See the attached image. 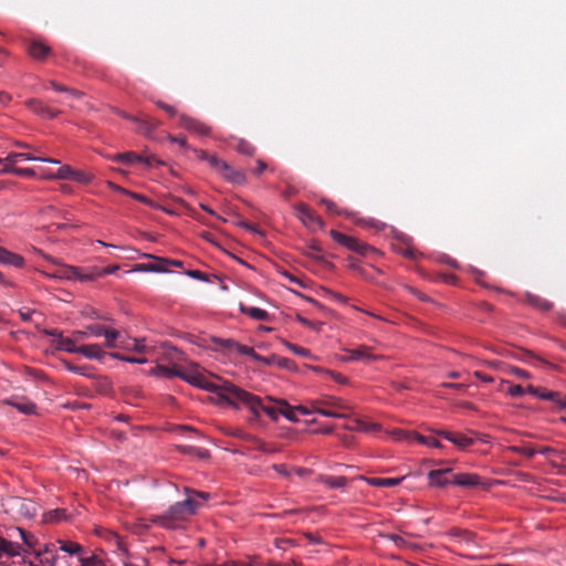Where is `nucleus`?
Instances as JSON below:
<instances>
[{
    "label": "nucleus",
    "mask_w": 566,
    "mask_h": 566,
    "mask_svg": "<svg viewBox=\"0 0 566 566\" xmlns=\"http://www.w3.org/2000/svg\"><path fill=\"white\" fill-rule=\"evenodd\" d=\"M230 388V397L228 399V405L237 407V401L244 403L254 416H260V412L263 411L266 413L272 420H277L279 416H283L291 421H295V409L291 408L285 400H274L271 397H266L270 402H274L275 405H266L263 402L261 398L254 396L244 389L234 385V387Z\"/></svg>",
    "instance_id": "obj_1"
},
{
    "label": "nucleus",
    "mask_w": 566,
    "mask_h": 566,
    "mask_svg": "<svg viewBox=\"0 0 566 566\" xmlns=\"http://www.w3.org/2000/svg\"><path fill=\"white\" fill-rule=\"evenodd\" d=\"M178 373V378L187 381L192 386L216 394L224 402H228L230 397L231 390L229 387H234V384L227 380L218 382L210 381L200 373L198 365H191L189 368H181L179 366Z\"/></svg>",
    "instance_id": "obj_2"
},
{
    "label": "nucleus",
    "mask_w": 566,
    "mask_h": 566,
    "mask_svg": "<svg viewBox=\"0 0 566 566\" xmlns=\"http://www.w3.org/2000/svg\"><path fill=\"white\" fill-rule=\"evenodd\" d=\"M200 505L198 500L187 495L186 500L175 503L165 514L151 518V522L170 528L172 527V521L186 520L188 516L193 515Z\"/></svg>",
    "instance_id": "obj_3"
},
{
    "label": "nucleus",
    "mask_w": 566,
    "mask_h": 566,
    "mask_svg": "<svg viewBox=\"0 0 566 566\" xmlns=\"http://www.w3.org/2000/svg\"><path fill=\"white\" fill-rule=\"evenodd\" d=\"M310 405L314 412L331 418H343L345 411L349 410V407L343 400L332 396L311 400Z\"/></svg>",
    "instance_id": "obj_4"
},
{
    "label": "nucleus",
    "mask_w": 566,
    "mask_h": 566,
    "mask_svg": "<svg viewBox=\"0 0 566 566\" xmlns=\"http://www.w3.org/2000/svg\"><path fill=\"white\" fill-rule=\"evenodd\" d=\"M331 237L333 240L340 245L347 248L350 251H354L360 255H366L368 252H376V249L368 245L367 243L354 238L346 235L342 232H338L336 230H331Z\"/></svg>",
    "instance_id": "obj_5"
},
{
    "label": "nucleus",
    "mask_w": 566,
    "mask_h": 566,
    "mask_svg": "<svg viewBox=\"0 0 566 566\" xmlns=\"http://www.w3.org/2000/svg\"><path fill=\"white\" fill-rule=\"evenodd\" d=\"M87 331L90 335L99 337H105V346L108 348H115L117 346V339L119 338V333L116 329L107 328L99 324H92L87 326Z\"/></svg>",
    "instance_id": "obj_6"
},
{
    "label": "nucleus",
    "mask_w": 566,
    "mask_h": 566,
    "mask_svg": "<svg viewBox=\"0 0 566 566\" xmlns=\"http://www.w3.org/2000/svg\"><path fill=\"white\" fill-rule=\"evenodd\" d=\"M179 125L184 129L200 136H207L211 130L206 123L185 114L179 115Z\"/></svg>",
    "instance_id": "obj_7"
},
{
    "label": "nucleus",
    "mask_w": 566,
    "mask_h": 566,
    "mask_svg": "<svg viewBox=\"0 0 566 566\" xmlns=\"http://www.w3.org/2000/svg\"><path fill=\"white\" fill-rule=\"evenodd\" d=\"M143 258L153 260L148 263H139L136 264L135 270L139 272H157L165 273L168 272V261L165 258L155 256L153 254L145 253Z\"/></svg>",
    "instance_id": "obj_8"
},
{
    "label": "nucleus",
    "mask_w": 566,
    "mask_h": 566,
    "mask_svg": "<svg viewBox=\"0 0 566 566\" xmlns=\"http://www.w3.org/2000/svg\"><path fill=\"white\" fill-rule=\"evenodd\" d=\"M25 105L33 113H35L36 115H39L43 118L52 119V118H55L60 114L59 109L51 108L48 105H45L42 101H39L35 98L28 99L25 102Z\"/></svg>",
    "instance_id": "obj_9"
},
{
    "label": "nucleus",
    "mask_w": 566,
    "mask_h": 566,
    "mask_svg": "<svg viewBox=\"0 0 566 566\" xmlns=\"http://www.w3.org/2000/svg\"><path fill=\"white\" fill-rule=\"evenodd\" d=\"M348 356L345 358L347 361L354 360H365V361H374L378 360L381 357L378 355H374L370 353V347L366 345H360L357 348L347 349Z\"/></svg>",
    "instance_id": "obj_10"
},
{
    "label": "nucleus",
    "mask_w": 566,
    "mask_h": 566,
    "mask_svg": "<svg viewBox=\"0 0 566 566\" xmlns=\"http://www.w3.org/2000/svg\"><path fill=\"white\" fill-rule=\"evenodd\" d=\"M28 53L38 61H43L51 53V48L41 40H32L28 45Z\"/></svg>",
    "instance_id": "obj_11"
},
{
    "label": "nucleus",
    "mask_w": 566,
    "mask_h": 566,
    "mask_svg": "<svg viewBox=\"0 0 566 566\" xmlns=\"http://www.w3.org/2000/svg\"><path fill=\"white\" fill-rule=\"evenodd\" d=\"M451 484L462 488H475L482 484L481 478L474 473L454 474Z\"/></svg>",
    "instance_id": "obj_12"
},
{
    "label": "nucleus",
    "mask_w": 566,
    "mask_h": 566,
    "mask_svg": "<svg viewBox=\"0 0 566 566\" xmlns=\"http://www.w3.org/2000/svg\"><path fill=\"white\" fill-rule=\"evenodd\" d=\"M437 434L449 440L450 442H452L454 446L459 447L460 449H465L473 443L472 438H469V437H467L462 433H458V432L454 433V432L441 430V431H437Z\"/></svg>",
    "instance_id": "obj_13"
},
{
    "label": "nucleus",
    "mask_w": 566,
    "mask_h": 566,
    "mask_svg": "<svg viewBox=\"0 0 566 566\" xmlns=\"http://www.w3.org/2000/svg\"><path fill=\"white\" fill-rule=\"evenodd\" d=\"M7 403L14 407L23 415H33L36 412L35 403L25 398L12 397L11 399L7 400Z\"/></svg>",
    "instance_id": "obj_14"
},
{
    "label": "nucleus",
    "mask_w": 566,
    "mask_h": 566,
    "mask_svg": "<svg viewBox=\"0 0 566 566\" xmlns=\"http://www.w3.org/2000/svg\"><path fill=\"white\" fill-rule=\"evenodd\" d=\"M18 159L38 160L50 164H60V160L49 157L34 156L31 153H10L4 159L7 163L15 164Z\"/></svg>",
    "instance_id": "obj_15"
},
{
    "label": "nucleus",
    "mask_w": 566,
    "mask_h": 566,
    "mask_svg": "<svg viewBox=\"0 0 566 566\" xmlns=\"http://www.w3.org/2000/svg\"><path fill=\"white\" fill-rule=\"evenodd\" d=\"M220 174L227 181L234 184V185H243L247 181V177H245L244 172L242 170L232 168L228 163H227V168L221 169Z\"/></svg>",
    "instance_id": "obj_16"
},
{
    "label": "nucleus",
    "mask_w": 566,
    "mask_h": 566,
    "mask_svg": "<svg viewBox=\"0 0 566 566\" xmlns=\"http://www.w3.org/2000/svg\"><path fill=\"white\" fill-rule=\"evenodd\" d=\"M359 479L366 481L371 486L377 488H394L403 480V478H366L359 476Z\"/></svg>",
    "instance_id": "obj_17"
},
{
    "label": "nucleus",
    "mask_w": 566,
    "mask_h": 566,
    "mask_svg": "<svg viewBox=\"0 0 566 566\" xmlns=\"http://www.w3.org/2000/svg\"><path fill=\"white\" fill-rule=\"evenodd\" d=\"M525 302L531 305L532 307L542 311V312H548L553 307V303L532 293L525 294Z\"/></svg>",
    "instance_id": "obj_18"
},
{
    "label": "nucleus",
    "mask_w": 566,
    "mask_h": 566,
    "mask_svg": "<svg viewBox=\"0 0 566 566\" xmlns=\"http://www.w3.org/2000/svg\"><path fill=\"white\" fill-rule=\"evenodd\" d=\"M297 216L302 220L303 223H319L322 224L321 219L314 213V211L306 205L300 203L296 207Z\"/></svg>",
    "instance_id": "obj_19"
},
{
    "label": "nucleus",
    "mask_w": 566,
    "mask_h": 566,
    "mask_svg": "<svg viewBox=\"0 0 566 566\" xmlns=\"http://www.w3.org/2000/svg\"><path fill=\"white\" fill-rule=\"evenodd\" d=\"M77 354L83 355L90 359H102L105 352L97 344L82 345L77 348Z\"/></svg>",
    "instance_id": "obj_20"
},
{
    "label": "nucleus",
    "mask_w": 566,
    "mask_h": 566,
    "mask_svg": "<svg viewBox=\"0 0 566 566\" xmlns=\"http://www.w3.org/2000/svg\"><path fill=\"white\" fill-rule=\"evenodd\" d=\"M0 263L10 264L15 268H22L24 265V259L21 255L12 253L4 248H0Z\"/></svg>",
    "instance_id": "obj_21"
},
{
    "label": "nucleus",
    "mask_w": 566,
    "mask_h": 566,
    "mask_svg": "<svg viewBox=\"0 0 566 566\" xmlns=\"http://www.w3.org/2000/svg\"><path fill=\"white\" fill-rule=\"evenodd\" d=\"M115 348H123L126 350H134L137 354H142L147 352V347L145 345L144 339H127V340H119L117 342V346Z\"/></svg>",
    "instance_id": "obj_22"
},
{
    "label": "nucleus",
    "mask_w": 566,
    "mask_h": 566,
    "mask_svg": "<svg viewBox=\"0 0 566 566\" xmlns=\"http://www.w3.org/2000/svg\"><path fill=\"white\" fill-rule=\"evenodd\" d=\"M451 470H431L428 473V479L430 481L431 485L436 486H444L447 484H451V481L446 478V474L449 473Z\"/></svg>",
    "instance_id": "obj_23"
},
{
    "label": "nucleus",
    "mask_w": 566,
    "mask_h": 566,
    "mask_svg": "<svg viewBox=\"0 0 566 566\" xmlns=\"http://www.w3.org/2000/svg\"><path fill=\"white\" fill-rule=\"evenodd\" d=\"M318 481L329 489H342L347 484L345 476L321 475Z\"/></svg>",
    "instance_id": "obj_24"
},
{
    "label": "nucleus",
    "mask_w": 566,
    "mask_h": 566,
    "mask_svg": "<svg viewBox=\"0 0 566 566\" xmlns=\"http://www.w3.org/2000/svg\"><path fill=\"white\" fill-rule=\"evenodd\" d=\"M234 350L240 355H245V356L251 357L255 361H262L266 365L270 364V360L268 358L260 356L259 354L255 353V350L252 347H249L247 345H242L237 342Z\"/></svg>",
    "instance_id": "obj_25"
},
{
    "label": "nucleus",
    "mask_w": 566,
    "mask_h": 566,
    "mask_svg": "<svg viewBox=\"0 0 566 566\" xmlns=\"http://www.w3.org/2000/svg\"><path fill=\"white\" fill-rule=\"evenodd\" d=\"M199 158L206 160L213 169H216L219 172L221 169L227 168V163L224 160L205 150H200Z\"/></svg>",
    "instance_id": "obj_26"
},
{
    "label": "nucleus",
    "mask_w": 566,
    "mask_h": 566,
    "mask_svg": "<svg viewBox=\"0 0 566 566\" xmlns=\"http://www.w3.org/2000/svg\"><path fill=\"white\" fill-rule=\"evenodd\" d=\"M49 84L55 92L65 93L66 99H77V98H81L83 95L82 92L71 88V87H67L65 85H62L55 81H50Z\"/></svg>",
    "instance_id": "obj_27"
},
{
    "label": "nucleus",
    "mask_w": 566,
    "mask_h": 566,
    "mask_svg": "<svg viewBox=\"0 0 566 566\" xmlns=\"http://www.w3.org/2000/svg\"><path fill=\"white\" fill-rule=\"evenodd\" d=\"M177 450L182 454L192 455L199 459H208L209 451L202 448L191 446H177Z\"/></svg>",
    "instance_id": "obj_28"
},
{
    "label": "nucleus",
    "mask_w": 566,
    "mask_h": 566,
    "mask_svg": "<svg viewBox=\"0 0 566 566\" xmlns=\"http://www.w3.org/2000/svg\"><path fill=\"white\" fill-rule=\"evenodd\" d=\"M179 371V366L178 365H172L171 367H168V366H165V365H157L154 369H153V373L157 376H161V377H165V378H172V377H178V373Z\"/></svg>",
    "instance_id": "obj_29"
},
{
    "label": "nucleus",
    "mask_w": 566,
    "mask_h": 566,
    "mask_svg": "<svg viewBox=\"0 0 566 566\" xmlns=\"http://www.w3.org/2000/svg\"><path fill=\"white\" fill-rule=\"evenodd\" d=\"M240 310L242 313L249 315L251 318L256 321H268L269 313L265 310L259 307H245L242 304L240 305Z\"/></svg>",
    "instance_id": "obj_30"
},
{
    "label": "nucleus",
    "mask_w": 566,
    "mask_h": 566,
    "mask_svg": "<svg viewBox=\"0 0 566 566\" xmlns=\"http://www.w3.org/2000/svg\"><path fill=\"white\" fill-rule=\"evenodd\" d=\"M114 161H120V163H124V164H128V165H132V164H135V163H140L142 159H143V156L134 153V151H127V153H119V154H116L113 158H112Z\"/></svg>",
    "instance_id": "obj_31"
},
{
    "label": "nucleus",
    "mask_w": 566,
    "mask_h": 566,
    "mask_svg": "<svg viewBox=\"0 0 566 566\" xmlns=\"http://www.w3.org/2000/svg\"><path fill=\"white\" fill-rule=\"evenodd\" d=\"M450 537L457 538L459 542H464L467 544H470L473 542L474 535L462 528H451L448 533Z\"/></svg>",
    "instance_id": "obj_32"
},
{
    "label": "nucleus",
    "mask_w": 566,
    "mask_h": 566,
    "mask_svg": "<svg viewBox=\"0 0 566 566\" xmlns=\"http://www.w3.org/2000/svg\"><path fill=\"white\" fill-rule=\"evenodd\" d=\"M0 552L10 556H18L21 553V545L3 538L0 545Z\"/></svg>",
    "instance_id": "obj_33"
},
{
    "label": "nucleus",
    "mask_w": 566,
    "mask_h": 566,
    "mask_svg": "<svg viewBox=\"0 0 566 566\" xmlns=\"http://www.w3.org/2000/svg\"><path fill=\"white\" fill-rule=\"evenodd\" d=\"M526 390L528 394H531L542 400H549V398L556 397V395H553L554 391L547 390L542 387H534L532 385H528L526 387Z\"/></svg>",
    "instance_id": "obj_34"
},
{
    "label": "nucleus",
    "mask_w": 566,
    "mask_h": 566,
    "mask_svg": "<svg viewBox=\"0 0 566 566\" xmlns=\"http://www.w3.org/2000/svg\"><path fill=\"white\" fill-rule=\"evenodd\" d=\"M56 347L59 349L65 350L67 353H76L78 346L75 345L74 340L69 337H63L62 335L59 336V339L56 340Z\"/></svg>",
    "instance_id": "obj_35"
},
{
    "label": "nucleus",
    "mask_w": 566,
    "mask_h": 566,
    "mask_svg": "<svg viewBox=\"0 0 566 566\" xmlns=\"http://www.w3.org/2000/svg\"><path fill=\"white\" fill-rule=\"evenodd\" d=\"M111 356L115 359L127 361L130 364H145L147 359L140 355H123L119 353H112Z\"/></svg>",
    "instance_id": "obj_36"
},
{
    "label": "nucleus",
    "mask_w": 566,
    "mask_h": 566,
    "mask_svg": "<svg viewBox=\"0 0 566 566\" xmlns=\"http://www.w3.org/2000/svg\"><path fill=\"white\" fill-rule=\"evenodd\" d=\"M415 440L428 447L442 448L441 442L434 437H426L420 433H415Z\"/></svg>",
    "instance_id": "obj_37"
},
{
    "label": "nucleus",
    "mask_w": 566,
    "mask_h": 566,
    "mask_svg": "<svg viewBox=\"0 0 566 566\" xmlns=\"http://www.w3.org/2000/svg\"><path fill=\"white\" fill-rule=\"evenodd\" d=\"M59 543H60V549L65 553H69L71 555L78 554L83 549V547L77 543L64 542V541H60Z\"/></svg>",
    "instance_id": "obj_38"
},
{
    "label": "nucleus",
    "mask_w": 566,
    "mask_h": 566,
    "mask_svg": "<svg viewBox=\"0 0 566 566\" xmlns=\"http://www.w3.org/2000/svg\"><path fill=\"white\" fill-rule=\"evenodd\" d=\"M73 172L74 169L72 167L64 165L57 169V171L55 172V177L56 179L72 180Z\"/></svg>",
    "instance_id": "obj_39"
},
{
    "label": "nucleus",
    "mask_w": 566,
    "mask_h": 566,
    "mask_svg": "<svg viewBox=\"0 0 566 566\" xmlns=\"http://www.w3.org/2000/svg\"><path fill=\"white\" fill-rule=\"evenodd\" d=\"M93 175L82 170H74L72 180L86 185L91 182Z\"/></svg>",
    "instance_id": "obj_40"
},
{
    "label": "nucleus",
    "mask_w": 566,
    "mask_h": 566,
    "mask_svg": "<svg viewBox=\"0 0 566 566\" xmlns=\"http://www.w3.org/2000/svg\"><path fill=\"white\" fill-rule=\"evenodd\" d=\"M511 450L517 454L524 455L526 458H533L537 452L534 448L530 446H521V447H512Z\"/></svg>",
    "instance_id": "obj_41"
},
{
    "label": "nucleus",
    "mask_w": 566,
    "mask_h": 566,
    "mask_svg": "<svg viewBox=\"0 0 566 566\" xmlns=\"http://www.w3.org/2000/svg\"><path fill=\"white\" fill-rule=\"evenodd\" d=\"M415 433L416 432H412V431H406V430H402V429H396L392 431V436L395 439L397 440H406V441H410V440H413L415 439Z\"/></svg>",
    "instance_id": "obj_42"
},
{
    "label": "nucleus",
    "mask_w": 566,
    "mask_h": 566,
    "mask_svg": "<svg viewBox=\"0 0 566 566\" xmlns=\"http://www.w3.org/2000/svg\"><path fill=\"white\" fill-rule=\"evenodd\" d=\"M296 319H297L298 323H301L305 327H308V328L314 329L316 332L321 331L322 323H319V322H312V321L303 317L300 314L296 315Z\"/></svg>",
    "instance_id": "obj_43"
},
{
    "label": "nucleus",
    "mask_w": 566,
    "mask_h": 566,
    "mask_svg": "<svg viewBox=\"0 0 566 566\" xmlns=\"http://www.w3.org/2000/svg\"><path fill=\"white\" fill-rule=\"evenodd\" d=\"M321 205L324 206L326 208V210L331 213H335V214H342V213H346L345 210H340L337 208L336 203L333 202L332 200L329 199H322L321 200Z\"/></svg>",
    "instance_id": "obj_44"
},
{
    "label": "nucleus",
    "mask_w": 566,
    "mask_h": 566,
    "mask_svg": "<svg viewBox=\"0 0 566 566\" xmlns=\"http://www.w3.org/2000/svg\"><path fill=\"white\" fill-rule=\"evenodd\" d=\"M213 342L216 344H218L221 348L228 349L229 352H233L234 347L237 345V342L231 338H227V339L214 338Z\"/></svg>",
    "instance_id": "obj_45"
},
{
    "label": "nucleus",
    "mask_w": 566,
    "mask_h": 566,
    "mask_svg": "<svg viewBox=\"0 0 566 566\" xmlns=\"http://www.w3.org/2000/svg\"><path fill=\"white\" fill-rule=\"evenodd\" d=\"M139 164L145 165L146 167H154V166H160L164 165V161L158 159L156 156H143V159Z\"/></svg>",
    "instance_id": "obj_46"
},
{
    "label": "nucleus",
    "mask_w": 566,
    "mask_h": 566,
    "mask_svg": "<svg viewBox=\"0 0 566 566\" xmlns=\"http://www.w3.org/2000/svg\"><path fill=\"white\" fill-rule=\"evenodd\" d=\"M286 347L293 352L294 354L298 355V356H302V357H307L310 356V350L304 348V347H301V346H297L295 344H292V343H285Z\"/></svg>",
    "instance_id": "obj_47"
},
{
    "label": "nucleus",
    "mask_w": 566,
    "mask_h": 566,
    "mask_svg": "<svg viewBox=\"0 0 566 566\" xmlns=\"http://www.w3.org/2000/svg\"><path fill=\"white\" fill-rule=\"evenodd\" d=\"M553 395H556L554 398H549L557 408L566 409V397L563 396L559 391H554Z\"/></svg>",
    "instance_id": "obj_48"
},
{
    "label": "nucleus",
    "mask_w": 566,
    "mask_h": 566,
    "mask_svg": "<svg viewBox=\"0 0 566 566\" xmlns=\"http://www.w3.org/2000/svg\"><path fill=\"white\" fill-rule=\"evenodd\" d=\"M80 562L82 566H104L97 556L82 557Z\"/></svg>",
    "instance_id": "obj_49"
},
{
    "label": "nucleus",
    "mask_w": 566,
    "mask_h": 566,
    "mask_svg": "<svg viewBox=\"0 0 566 566\" xmlns=\"http://www.w3.org/2000/svg\"><path fill=\"white\" fill-rule=\"evenodd\" d=\"M64 366L67 370L72 371V373L83 375V376H88V374L86 373V370H87L86 366H76L69 361H64Z\"/></svg>",
    "instance_id": "obj_50"
},
{
    "label": "nucleus",
    "mask_w": 566,
    "mask_h": 566,
    "mask_svg": "<svg viewBox=\"0 0 566 566\" xmlns=\"http://www.w3.org/2000/svg\"><path fill=\"white\" fill-rule=\"evenodd\" d=\"M185 493H186V495L192 496L196 500L198 497V499H200L202 501H207L210 497L209 493H206V492H202V491H195V490L189 489V488H185Z\"/></svg>",
    "instance_id": "obj_51"
},
{
    "label": "nucleus",
    "mask_w": 566,
    "mask_h": 566,
    "mask_svg": "<svg viewBox=\"0 0 566 566\" xmlns=\"http://www.w3.org/2000/svg\"><path fill=\"white\" fill-rule=\"evenodd\" d=\"M322 252L319 245L316 242H313L307 245L306 254L314 259H321L322 255L319 254Z\"/></svg>",
    "instance_id": "obj_52"
},
{
    "label": "nucleus",
    "mask_w": 566,
    "mask_h": 566,
    "mask_svg": "<svg viewBox=\"0 0 566 566\" xmlns=\"http://www.w3.org/2000/svg\"><path fill=\"white\" fill-rule=\"evenodd\" d=\"M507 373L510 375H513V376L520 378V379H527V378H530V373L524 370V369H522V368H518V367L511 366V367H509Z\"/></svg>",
    "instance_id": "obj_53"
},
{
    "label": "nucleus",
    "mask_w": 566,
    "mask_h": 566,
    "mask_svg": "<svg viewBox=\"0 0 566 566\" xmlns=\"http://www.w3.org/2000/svg\"><path fill=\"white\" fill-rule=\"evenodd\" d=\"M156 105H157L160 109H163L164 112H166L170 117H174V116H177V115H178L177 109H176L174 106H171V105H169V104H167V103H165V102L157 101V102H156Z\"/></svg>",
    "instance_id": "obj_54"
},
{
    "label": "nucleus",
    "mask_w": 566,
    "mask_h": 566,
    "mask_svg": "<svg viewBox=\"0 0 566 566\" xmlns=\"http://www.w3.org/2000/svg\"><path fill=\"white\" fill-rule=\"evenodd\" d=\"M118 269H119L118 265H108V266H105V268L98 270L95 274H92L90 277H93V276H104V275L113 274Z\"/></svg>",
    "instance_id": "obj_55"
},
{
    "label": "nucleus",
    "mask_w": 566,
    "mask_h": 566,
    "mask_svg": "<svg viewBox=\"0 0 566 566\" xmlns=\"http://www.w3.org/2000/svg\"><path fill=\"white\" fill-rule=\"evenodd\" d=\"M509 395L512 397H522L525 392H527L526 388H523L521 385H512L507 390Z\"/></svg>",
    "instance_id": "obj_56"
},
{
    "label": "nucleus",
    "mask_w": 566,
    "mask_h": 566,
    "mask_svg": "<svg viewBox=\"0 0 566 566\" xmlns=\"http://www.w3.org/2000/svg\"><path fill=\"white\" fill-rule=\"evenodd\" d=\"M14 532H17L20 537L22 538V541L24 542L25 545H28L29 547H32L33 546V536L28 534L22 528H15Z\"/></svg>",
    "instance_id": "obj_57"
},
{
    "label": "nucleus",
    "mask_w": 566,
    "mask_h": 566,
    "mask_svg": "<svg viewBox=\"0 0 566 566\" xmlns=\"http://www.w3.org/2000/svg\"><path fill=\"white\" fill-rule=\"evenodd\" d=\"M238 151L251 156L253 154L254 148L247 142L240 140L237 146Z\"/></svg>",
    "instance_id": "obj_58"
},
{
    "label": "nucleus",
    "mask_w": 566,
    "mask_h": 566,
    "mask_svg": "<svg viewBox=\"0 0 566 566\" xmlns=\"http://www.w3.org/2000/svg\"><path fill=\"white\" fill-rule=\"evenodd\" d=\"M168 139L171 142V143H176L178 144L180 147L185 148V149H188L189 148V145L187 143V139L185 136H174V135H168Z\"/></svg>",
    "instance_id": "obj_59"
},
{
    "label": "nucleus",
    "mask_w": 566,
    "mask_h": 566,
    "mask_svg": "<svg viewBox=\"0 0 566 566\" xmlns=\"http://www.w3.org/2000/svg\"><path fill=\"white\" fill-rule=\"evenodd\" d=\"M186 274L192 279H197V280L205 281V282L208 281L207 274H205L203 272H201L199 270H188V271H186Z\"/></svg>",
    "instance_id": "obj_60"
},
{
    "label": "nucleus",
    "mask_w": 566,
    "mask_h": 566,
    "mask_svg": "<svg viewBox=\"0 0 566 566\" xmlns=\"http://www.w3.org/2000/svg\"><path fill=\"white\" fill-rule=\"evenodd\" d=\"M14 175L20 177L33 178L35 177V171L32 168H18V170H14Z\"/></svg>",
    "instance_id": "obj_61"
},
{
    "label": "nucleus",
    "mask_w": 566,
    "mask_h": 566,
    "mask_svg": "<svg viewBox=\"0 0 566 566\" xmlns=\"http://www.w3.org/2000/svg\"><path fill=\"white\" fill-rule=\"evenodd\" d=\"M126 195L129 196L130 198L139 201V202L145 203V205H150L151 203L150 199H148L144 195H140V193H137V192H132L129 190L126 191Z\"/></svg>",
    "instance_id": "obj_62"
},
{
    "label": "nucleus",
    "mask_w": 566,
    "mask_h": 566,
    "mask_svg": "<svg viewBox=\"0 0 566 566\" xmlns=\"http://www.w3.org/2000/svg\"><path fill=\"white\" fill-rule=\"evenodd\" d=\"M272 469L283 476L290 475V471L285 464H273Z\"/></svg>",
    "instance_id": "obj_63"
},
{
    "label": "nucleus",
    "mask_w": 566,
    "mask_h": 566,
    "mask_svg": "<svg viewBox=\"0 0 566 566\" xmlns=\"http://www.w3.org/2000/svg\"><path fill=\"white\" fill-rule=\"evenodd\" d=\"M359 223L370 228H379L380 226H382L379 221L374 219H360Z\"/></svg>",
    "instance_id": "obj_64"
}]
</instances>
